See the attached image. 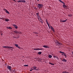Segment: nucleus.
<instances>
[{"label":"nucleus","instance_id":"1","mask_svg":"<svg viewBox=\"0 0 73 73\" xmlns=\"http://www.w3.org/2000/svg\"><path fill=\"white\" fill-rule=\"evenodd\" d=\"M36 15L37 17L38 20L40 21L41 23H43V22H42V20L41 19V17H40V16H39V14H38V13H36Z\"/></svg>","mask_w":73,"mask_h":73},{"label":"nucleus","instance_id":"2","mask_svg":"<svg viewBox=\"0 0 73 73\" xmlns=\"http://www.w3.org/2000/svg\"><path fill=\"white\" fill-rule=\"evenodd\" d=\"M2 48H8V49H12V48H13L12 47L8 46H3Z\"/></svg>","mask_w":73,"mask_h":73},{"label":"nucleus","instance_id":"3","mask_svg":"<svg viewBox=\"0 0 73 73\" xmlns=\"http://www.w3.org/2000/svg\"><path fill=\"white\" fill-rule=\"evenodd\" d=\"M43 7V5L42 4H39L38 5V8L39 9H40V8H41Z\"/></svg>","mask_w":73,"mask_h":73},{"label":"nucleus","instance_id":"4","mask_svg":"<svg viewBox=\"0 0 73 73\" xmlns=\"http://www.w3.org/2000/svg\"><path fill=\"white\" fill-rule=\"evenodd\" d=\"M56 44L58 45H62V43H60L58 42V41H57V42L56 43Z\"/></svg>","mask_w":73,"mask_h":73},{"label":"nucleus","instance_id":"5","mask_svg":"<svg viewBox=\"0 0 73 73\" xmlns=\"http://www.w3.org/2000/svg\"><path fill=\"white\" fill-rule=\"evenodd\" d=\"M34 50H42V48H36L34 49Z\"/></svg>","mask_w":73,"mask_h":73},{"label":"nucleus","instance_id":"6","mask_svg":"<svg viewBox=\"0 0 73 73\" xmlns=\"http://www.w3.org/2000/svg\"><path fill=\"white\" fill-rule=\"evenodd\" d=\"M14 33H16L17 34L19 33V34H20V33H21V32H19L17 31H14Z\"/></svg>","mask_w":73,"mask_h":73},{"label":"nucleus","instance_id":"7","mask_svg":"<svg viewBox=\"0 0 73 73\" xmlns=\"http://www.w3.org/2000/svg\"><path fill=\"white\" fill-rule=\"evenodd\" d=\"M4 11H5L7 13H8V14H9V12H8V10H7L6 9H4Z\"/></svg>","mask_w":73,"mask_h":73},{"label":"nucleus","instance_id":"8","mask_svg":"<svg viewBox=\"0 0 73 73\" xmlns=\"http://www.w3.org/2000/svg\"><path fill=\"white\" fill-rule=\"evenodd\" d=\"M13 27H15V29H17L18 27H17V25H13Z\"/></svg>","mask_w":73,"mask_h":73},{"label":"nucleus","instance_id":"9","mask_svg":"<svg viewBox=\"0 0 73 73\" xmlns=\"http://www.w3.org/2000/svg\"><path fill=\"white\" fill-rule=\"evenodd\" d=\"M7 69H9V70H11V67L10 66H7Z\"/></svg>","mask_w":73,"mask_h":73},{"label":"nucleus","instance_id":"10","mask_svg":"<svg viewBox=\"0 0 73 73\" xmlns=\"http://www.w3.org/2000/svg\"><path fill=\"white\" fill-rule=\"evenodd\" d=\"M66 21H67V19H66V20H65L64 21H62V20H61V21H60L61 22H62V23H65V22H66Z\"/></svg>","mask_w":73,"mask_h":73},{"label":"nucleus","instance_id":"11","mask_svg":"<svg viewBox=\"0 0 73 73\" xmlns=\"http://www.w3.org/2000/svg\"><path fill=\"white\" fill-rule=\"evenodd\" d=\"M37 68V67H36L35 66H33V70H37V69H36Z\"/></svg>","mask_w":73,"mask_h":73},{"label":"nucleus","instance_id":"12","mask_svg":"<svg viewBox=\"0 0 73 73\" xmlns=\"http://www.w3.org/2000/svg\"><path fill=\"white\" fill-rule=\"evenodd\" d=\"M43 46L44 48H48V46L47 45Z\"/></svg>","mask_w":73,"mask_h":73},{"label":"nucleus","instance_id":"13","mask_svg":"<svg viewBox=\"0 0 73 73\" xmlns=\"http://www.w3.org/2000/svg\"><path fill=\"white\" fill-rule=\"evenodd\" d=\"M62 61H64V62H66V61H67V60H66L65 59H64L63 60H62Z\"/></svg>","mask_w":73,"mask_h":73},{"label":"nucleus","instance_id":"14","mask_svg":"<svg viewBox=\"0 0 73 73\" xmlns=\"http://www.w3.org/2000/svg\"><path fill=\"white\" fill-rule=\"evenodd\" d=\"M63 8H66V6L65 5H63Z\"/></svg>","mask_w":73,"mask_h":73},{"label":"nucleus","instance_id":"15","mask_svg":"<svg viewBox=\"0 0 73 73\" xmlns=\"http://www.w3.org/2000/svg\"><path fill=\"white\" fill-rule=\"evenodd\" d=\"M9 21V20L7 19H5V21Z\"/></svg>","mask_w":73,"mask_h":73},{"label":"nucleus","instance_id":"16","mask_svg":"<svg viewBox=\"0 0 73 73\" xmlns=\"http://www.w3.org/2000/svg\"><path fill=\"white\" fill-rule=\"evenodd\" d=\"M48 57L49 58H52V56L51 55H49L48 56Z\"/></svg>","mask_w":73,"mask_h":73},{"label":"nucleus","instance_id":"17","mask_svg":"<svg viewBox=\"0 0 73 73\" xmlns=\"http://www.w3.org/2000/svg\"><path fill=\"white\" fill-rule=\"evenodd\" d=\"M18 3H22V0H19L17 1Z\"/></svg>","mask_w":73,"mask_h":73},{"label":"nucleus","instance_id":"18","mask_svg":"<svg viewBox=\"0 0 73 73\" xmlns=\"http://www.w3.org/2000/svg\"><path fill=\"white\" fill-rule=\"evenodd\" d=\"M22 3H26V1L25 0H22Z\"/></svg>","mask_w":73,"mask_h":73},{"label":"nucleus","instance_id":"19","mask_svg":"<svg viewBox=\"0 0 73 73\" xmlns=\"http://www.w3.org/2000/svg\"><path fill=\"white\" fill-rule=\"evenodd\" d=\"M41 53H42L41 52H38V54H41Z\"/></svg>","mask_w":73,"mask_h":73},{"label":"nucleus","instance_id":"20","mask_svg":"<svg viewBox=\"0 0 73 73\" xmlns=\"http://www.w3.org/2000/svg\"><path fill=\"white\" fill-rule=\"evenodd\" d=\"M68 16L69 17H72V15L70 14L68 15Z\"/></svg>","mask_w":73,"mask_h":73},{"label":"nucleus","instance_id":"21","mask_svg":"<svg viewBox=\"0 0 73 73\" xmlns=\"http://www.w3.org/2000/svg\"><path fill=\"white\" fill-rule=\"evenodd\" d=\"M50 27L51 28V29L52 30H53V27H52V26H50Z\"/></svg>","mask_w":73,"mask_h":73},{"label":"nucleus","instance_id":"22","mask_svg":"<svg viewBox=\"0 0 73 73\" xmlns=\"http://www.w3.org/2000/svg\"><path fill=\"white\" fill-rule=\"evenodd\" d=\"M60 53H62V54H64V53H64V52H62V51H60Z\"/></svg>","mask_w":73,"mask_h":73},{"label":"nucleus","instance_id":"23","mask_svg":"<svg viewBox=\"0 0 73 73\" xmlns=\"http://www.w3.org/2000/svg\"><path fill=\"white\" fill-rule=\"evenodd\" d=\"M15 46H16V47H18V45L17 44H15Z\"/></svg>","mask_w":73,"mask_h":73},{"label":"nucleus","instance_id":"24","mask_svg":"<svg viewBox=\"0 0 73 73\" xmlns=\"http://www.w3.org/2000/svg\"><path fill=\"white\" fill-rule=\"evenodd\" d=\"M49 64H50L51 65H54V64H52V63H49Z\"/></svg>","mask_w":73,"mask_h":73},{"label":"nucleus","instance_id":"25","mask_svg":"<svg viewBox=\"0 0 73 73\" xmlns=\"http://www.w3.org/2000/svg\"><path fill=\"white\" fill-rule=\"evenodd\" d=\"M63 73H68L67 72H65V71H63L62 72Z\"/></svg>","mask_w":73,"mask_h":73},{"label":"nucleus","instance_id":"26","mask_svg":"<svg viewBox=\"0 0 73 73\" xmlns=\"http://www.w3.org/2000/svg\"><path fill=\"white\" fill-rule=\"evenodd\" d=\"M46 22L47 24L48 23V21L47 20V19H46Z\"/></svg>","mask_w":73,"mask_h":73},{"label":"nucleus","instance_id":"27","mask_svg":"<svg viewBox=\"0 0 73 73\" xmlns=\"http://www.w3.org/2000/svg\"><path fill=\"white\" fill-rule=\"evenodd\" d=\"M56 59H57V60H59V58H58V56H56Z\"/></svg>","mask_w":73,"mask_h":73},{"label":"nucleus","instance_id":"28","mask_svg":"<svg viewBox=\"0 0 73 73\" xmlns=\"http://www.w3.org/2000/svg\"><path fill=\"white\" fill-rule=\"evenodd\" d=\"M24 66H28V65H24Z\"/></svg>","mask_w":73,"mask_h":73},{"label":"nucleus","instance_id":"29","mask_svg":"<svg viewBox=\"0 0 73 73\" xmlns=\"http://www.w3.org/2000/svg\"><path fill=\"white\" fill-rule=\"evenodd\" d=\"M59 1H60V3H62V2H63L62 1H61V0H60Z\"/></svg>","mask_w":73,"mask_h":73},{"label":"nucleus","instance_id":"30","mask_svg":"<svg viewBox=\"0 0 73 73\" xmlns=\"http://www.w3.org/2000/svg\"><path fill=\"white\" fill-rule=\"evenodd\" d=\"M62 3V4H64V5H65V3H64V2H63Z\"/></svg>","mask_w":73,"mask_h":73},{"label":"nucleus","instance_id":"31","mask_svg":"<svg viewBox=\"0 0 73 73\" xmlns=\"http://www.w3.org/2000/svg\"><path fill=\"white\" fill-rule=\"evenodd\" d=\"M9 29H12V28L10 27H9Z\"/></svg>","mask_w":73,"mask_h":73},{"label":"nucleus","instance_id":"32","mask_svg":"<svg viewBox=\"0 0 73 73\" xmlns=\"http://www.w3.org/2000/svg\"><path fill=\"white\" fill-rule=\"evenodd\" d=\"M47 24L48 27H49L50 26H49V23H47Z\"/></svg>","mask_w":73,"mask_h":73},{"label":"nucleus","instance_id":"33","mask_svg":"<svg viewBox=\"0 0 73 73\" xmlns=\"http://www.w3.org/2000/svg\"><path fill=\"white\" fill-rule=\"evenodd\" d=\"M64 56H65L66 58V55H65V54H64Z\"/></svg>","mask_w":73,"mask_h":73},{"label":"nucleus","instance_id":"34","mask_svg":"<svg viewBox=\"0 0 73 73\" xmlns=\"http://www.w3.org/2000/svg\"><path fill=\"white\" fill-rule=\"evenodd\" d=\"M64 56H65L66 58V55H65V54H64Z\"/></svg>","mask_w":73,"mask_h":73},{"label":"nucleus","instance_id":"35","mask_svg":"<svg viewBox=\"0 0 73 73\" xmlns=\"http://www.w3.org/2000/svg\"><path fill=\"white\" fill-rule=\"evenodd\" d=\"M64 56H65L66 58V55H65V54H64Z\"/></svg>","mask_w":73,"mask_h":73},{"label":"nucleus","instance_id":"36","mask_svg":"<svg viewBox=\"0 0 73 73\" xmlns=\"http://www.w3.org/2000/svg\"><path fill=\"white\" fill-rule=\"evenodd\" d=\"M7 29H9V27H7Z\"/></svg>","mask_w":73,"mask_h":73},{"label":"nucleus","instance_id":"37","mask_svg":"<svg viewBox=\"0 0 73 73\" xmlns=\"http://www.w3.org/2000/svg\"><path fill=\"white\" fill-rule=\"evenodd\" d=\"M33 70V69H32V70H30V71H32V70Z\"/></svg>","mask_w":73,"mask_h":73},{"label":"nucleus","instance_id":"38","mask_svg":"<svg viewBox=\"0 0 73 73\" xmlns=\"http://www.w3.org/2000/svg\"><path fill=\"white\" fill-rule=\"evenodd\" d=\"M56 56H54V58H56Z\"/></svg>","mask_w":73,"mask_h":73},{"label":"nucleus","instance_id":"39","mask_svg":"<svg viewBox=\"0 0 73 73\" xmlns=\"http://www.w3.org/2000/svg\"><path fill=\"white\" fill-rule=\"evenodd\" d=\"M18 48L19 49H20V47H18Z\"/></svg>","mask_w":73,"mask_h":73},{"label":"nucleus","instance_id":"40","mask_svg":"<svg viewBox=\"0 0 73 73\" xmlns=\"http://www.w3.org/2000/svg\"><path fill=\"white\" fill-rule=\"evenodd\" d=\"M0 19H1L2 20H3V18H1Z\"/></svg>","mask_w":73,"mask_h":73},{"label":"nucleus","instance_id":"41","mask_svg":"<svg viewBox=\"0 0 73 73\" xmlns=\"http://www.w3.org/2000/svg\"><path fill=\"white\" fill-rule=\"evenodd\" d=\"M53 31H54V29H53V30H52Z\"/></svg>","mask_w":73,"mask_h":73},{"label":"nucleus","instance_id":"42","mask_svg":"<svg viewBox=\"0 0 73 73\" xmlns=\"http://www.w3.org/2000/svg\"><path fill=\"white\" fill-rule=\"evenodd\" d=\"M53 31H54V29H53V30H52Z\"/></svg>","mask_w":73,"mask_h":73},{"label":"nucleus","instance_id":"43","mask_svg":"<svg viewBox=\"0 0 73 73\" xmlns=\"http://www.w3.org/2000/svg\"><path fill=\"white\" fill-rule=\"evenodd\" d=\"M1 36H2V35H3V34L2 33H1Z\"/></svg>","mask_w":73,"mask_h":73},{"label":"nucleus","instance_id":"44","mask_svg":"<svg viewBox=\"0 0 73 73\" xmlns=\"http://www.w3.org/2000/svg\"><path fill=\"white\" fill-rule=\"evenodd\" d=\"M72 54L73 55V52H72Z\"/></svg>","mask_w":73,"mask_h":73},{"label":"nucleus","instance_id":"45","mask_svg":"<svg viewBox=\"0 0 73 73\" xmlns=\"http://www.w3.org/2000/svg\"><path fill=\"white\" fill-rule=\"evenodd\" d=\"M49 28V29H50V26H49V27H48Z\"/></svg>","mask_w":73,"mask_h":73},{"label":"nucleus","instance_id":"46","mask_svg":"<svg viewBox=\"0 0 73 73\" xmlns=\"http://www.w3.org/2000/svg\"><path fill=\"white\" fill-rule=\"evenodd\" d=\"M13 1H16V0H13Z\"/></svg>","mask_w":73,"mask_h":73},{"label":"nucleus","instance_id":"47","mask_svg":"<svg viewBox=\"0 0 73 73\" xmlns=\"http://www.w3.org/2000/svg\"><path fill=\"white\" fill-rule=\"evenodd\" d=\"M59 1L61 0H58Z\"/></svg>","mask_w":73,"mask_h":73},{"label":"nucleus","instance_id":"48","mask_svg":"<svg viewBox=\"0 0 73 73\" xmlns=\"http://www.w3.org/2000/svg\"><path fill=\"white\" fill-rule=\"evenodd\" d=\"M37 1H39V0H37Z\"/></svg>","mask_w":73,"mask_h":73}]
</instances>
